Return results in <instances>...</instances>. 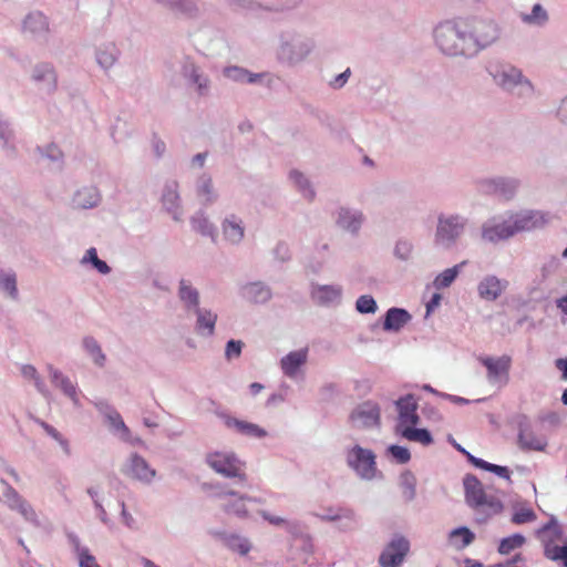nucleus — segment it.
I'll list each match as a JSON object with an SVG mask.
<instances>
[{"instance_id": "f3484780", "label": "nucleus", "mask_w": 567, "mask_h": 567, "mask_svg": "<svg viewBox=\"0 0 567 567\" xmlns=\"http://www.w3.org/2000/svg\"><path fill=\"white\" fill-rule=\"evenodd\" d=\"M159 200L163 209L175 221L183 220L184 210L179 192V183L176 179H168L164 183Z\"/></svg>"}, {"instance_id": "aec40b11", "label": "nucleus", "mask_w": 567, "mask_h": 567, "mask_svg": "<svg viewBox=\"0 0 567 567\" xmlns=\"http://www.w3.org/2000/svg\"><path fill=\"white\" fill-rule=\"evenodd\" d=\"M217 415L228 430L239 435L258 440L264 439L268 435V432L256 423L248 422L246 420H240L226 412H219L217 413Z\"/></svg>"}, {"instance_id": "2f4dec72", "label": "nucleus", "mask_w": 567, "mask_h": 567, "mask_svg": "<svg viewBox=\"0 0 567 567\" xmlns=\"http://www.w3.org/2000/svg\"><path fill=\"white\" fill-rule=\"evenodd\" d=\"M121 50L114 42H105L95 48L94 58L99 68L107 74L121 58Z\"/></svg>"}, {"instance_id": "9b49d317", "label": "nucleus", "mask_w": 567, "mask_h": 567, "mask_svg": "<svg viewBox=\"0 0 567 567\" xmlns=\"http://www.w3.org/2000/svg\"><path fill=\"white\" fill-rule=\"evenodd\" d=\"M478 361L486 369V380L489 384L502 388L508 383L512 367V358L509 355H482L478 358Z\"/></svg>"}, {"instance_id": "473e14b6", "label": "nucleus", "mask_w": 567, "mask_h": 567, "mask_svg": "<svg viewBox=\"0 0 567 567\" xmlns=\"http://www.w3.org/2000/svg\"><path fill=\"white\" fill-rule=\"evenodd\" d=\"M192 313L196 317L194 326L196 333L203 338H212L216 330V322L218 319L217 313L212 309L204 307H199Z\"/></svg>"}, {"instance_id": "2eb2a0df", "label": "nucleus", "mask_w": 567, "mask_h": 567, "mask_svg": "<svg viewBox=\"0 0 567 567\" xmlns=\"http://www.w3.org/2000/svg\"><path fill=\"white\" fill-rule=\"evenodd\" d=\"M514 235L542 228L549 221V215L542 210L526 209L508 216Z\"/></svg>"}, {"instance_id": "4468645a", "label": "nucleus", "mask_w": 567, "mask_h": 567, "mask_svg": "<svg viewBox=\"0 0 567 567\" xmlns=\"http://www.w3.org/2000/svg\"><path fill=\"white\" fill-rule=\"evenodd\" d=\"M410 551V542L402 535L394 536L379 556L381 567H400Z\"/></svg>"}, {"instance_id": "cd10ccee", "label": "nucleus", "mask_w": 567, "mask_h": 567, "mask_svg": "<svg viewBox=\"0 0 567 567\" xmlns=\"http://www.w3.org/2000/svg\"><path fill=\"white\" fill-rule=\"evenodd\" d=\"M239 296L250 305H266L272 298V290L264 281H249L239 286Z\"/></svg>"}, {"instance_id": "a211bd4d", "label": "nucleus", "mask_w": 567, "mask_h": 567, "mask_svg": "<svg viewBox=\"0 0 567 567\" xmlns=\"http://www.w3.org/2000/svg\"><path fill=\"white\" fill-rule=\"evenodd\" d=\"M310 298L320 307L336 308L342 303L343 287L339 284H311Z\"/></svg>"}, {"instance_id": "6e6d98bb", "label": "nucleus", "mask_w": 567, "mask_h": 567, "mask_svg": "<svg viewBox=\"0 0 567 567\" xmlns=\"http://www.w3.org/2000/svg\"><path fill=\"white\" fill-rule=\"evenodd\" d=\"M401 435L412 442H419L423 445L433 443V437L426 429H415L413 426H405L400 431Z\"/></svg>"}, {"instance_id": "f8f14e48", "label": "nucleus", "mask_w": 567, "mask_h": 567, "mask_svg": "<svg viewBox=\"0 0 567 567\" xmlns=\"http://www.w3.org/2000/svg\"><path fill=\"white\" fill-rule=\"evenodd\" d=\"M221 240L230 247H238L246 237V223L244 218L236 213H227L219 223Z\"/></svg>"}, {"instance_id": "f257e3e1", "label": "nucleus", "mask_w": 567, "mask_h": 567, "mask_svg": "<svg viewBox=\"0 0 567 567\" xmlns=\"http://www.w3.org/2000/svg\"><path fill=\"white\" fill-rule=\"evenodd\" d=\"M433 42L437 51L447 58L473 59L474 49L464 18L445 19L433 28Z\"/></svg>"}, {"instance_id": "5701e85b", "label": "nucleus", "mask_w": 567, "mask_h": 567, "mask_svg": "<svg viewBox=\"0 0 567 567\" xmlns=\"http://www.w3.org/2000/svg\"><path fill=\"white\" fill-rule=\"evenodd\" d=\"M250 503H261V499L258 497H252L247 494H241L237 491H233L226 502L220 504V508L227 515L235 516L239 519H248L250 517V513L248 509V505Z\"/></svg>"}, {"instance_id": "09e8293b", "label": "nucleus", "mask_w": 567, "mask_h": 567, "mask_svg": "<svg viewBox=\"0 0 567 567\" xmlns=\"http://www.w3.org/2000/svg\"><path fill=\"white\" fill-rule=\"evenodd\" d=\"M544 555L553 561H560L567 567V545L558 546L554 544V538L543 537Z\"/></svg>"}, {"instance_id": "e433bc0d", "label": "nucleus", "mask_w": 567, "mask_h": 567, "mask_svg": "<svg viewBox=\"0 0 567 567\" xmlns=\"http://www.w3.org/2000/svg\"><path fill=\"white\" fill-rule=\"evenodd\" d=\"M412 319V316L403 308L392 307L384 315L383 330L399 332Z\"/></svg>"}, {"instance_id": "052dcab7", "label": "nucleus", "mask_w": 567, "mask_h": 567, "mask_svg": "<svg viewBox=\"0 0 567 567\" xmlns=\"http://www.w3.org/2000/svg\"><path fill=\"white\" fill-rule=\"evenodd\" d=\"M38 152L40 153L41 157L54 164L59 165L62 162L63 153L60 150V147L54 143H50L44 146H39Z\"/></svg>"}, {"instance_id": "b1692460", "label": "nucleus", "mask_w": 567, "mask_h": 567, "mask_svg": "<svg viewBox=\"0 0 567 567\" xmlns=\"http://www.w3.org/2000/svg\"><path fill=\"white\" fill-rule=\"evenodd\" d=\"M125 474L142 484L150 485L156 476V470L143 456L132 453L125 465Z\"/></svg>"}, {"instance_id": "9d476101", "label": "nucleus", "mask_w": 567, "mask_h": 567, "mask_svg": "<svg viewBox=\"0 0 567 567\" xmlns=\"http://www.w3.org/2000/svg\"><path fill=\"white\" fill-rule=\"evenodd\" d=\"M0 499L11 509L17 511L28 523L35 527L40 526V520L33 506L4 480H0Z\"/></svg>"}, {"instance_id": "0e129e2a", "label": "nucleus", "mask_w": 567, "mask_h": 567, "mask_svg": "<svg viewBox=\"0 0 567 567\" xmlns=\"http://www.w3.org/2000/svg\"><path fill=\"white\" fill-rule=\"evenodd\" d=\"M536 519V514L530 507L520 506L515 507V512L512 516V523L516 525H522L526 523L534 522Z\"/></svg>"}, {"instance_id": "e2e57ef3", "label": "nucleus", "mask_w": 567, "mask_h": 567, "mask_svg": "<svg viewBox=\"0 0 567 567\" xmlns=\"http://www.w3.org/2000/svg\"><path fill=\"white\" fill-rule=\"evenodd\" d=\"M413 248L414 246L411 240L401 238L394 245L393 255L402 261H408L412 256Z\"/></svg>"}, {"instance_id": "4d7b16f0", "label": "nucleus", "mask_w": 567, "mask_h": 567, "mask_svg": "<svg viewBox=\"0 0 567 567\" xmlns=\"http://www.w3.org/2000/svg\"><path fill=\"white\" fill-rule=\"evenodd\" d=\"M35 422L43 429V431L50 437H52L55 442L59 443V445L61 446V449L63 450L65 455H68V456L71 455V447H70L69 441L66 439H64L63 435L55 427H53L52 425H50L49 423H47L42 420H37Z\"/></svg>"}, {"instance_id": "4c0bfd02", "label": "nucleus", "mask_w": 567, "mask_h": 567, "mask_svg": "<svg viewBox=\"0 0 567 567\" xmlns=\"http://www.w3.org/2000/svg\"><path fill=\"white\" fill-rule=\"evenodd\" d=\"M192 229L204 236L210 238L213 241L216 239V227L209 219V216L204 209L196 210L189 218Z\"/></svg>"}, {"instance_id": "603ef678", "label": "nucleus", "mask_w": 567, "mask_h": 567, "mask_svg": "<svg viewBox=\"0 0 567 567\" xmlns=\"http://www.w3.org/2000/svg\"><path fill=\"white\" fill-rule=\"evenodd\" d=\"M466 265V261H462L451 268H446L440 272L433 280V287L436 290L449 288L460 275L462 268Z\"/></svg>"}, {"instance_id": "774afa93", "label": "nucleus", "mask_w": 567, "mask_h": 567, "mask_svg": "<svg viewBox=\"0 0 567 567\" xmlns=\"http://www.w3.org/2000/svg\"><path fill=\"white\" fill-rule=\"evenodd\" d=\"M204 488L209 491V496L223 502L229 497L234 489L228 488L226 485L220 483L205 485Z\"/></svg>"}, {"instance_id": "6ab92c4d", "label": "nucleus", "mask_w": 567, "mask_h": 567, "mask_svg": "<svg viewBox=\"0 0 567 567\" xmlns=\"http://www.w3.org/2000/svg\"><path fill=\"white\" fill-rule=\"evenodd\" d=\"M517 445L522 451L544 452L548 445L543 434H537L526 416L518 421Z\"/></svg>"}, {"instance_id": "8fccbe9b", "label": "nucleus", "mask_w": 567, "mask_h": 567, "mask_svg": "<svg viewBox=\"0 0 567 567\" xmlns=\"http://www.w3.org/2000/svg\"><path fill=\"white\" fill-rule=\"evenodd\" d=\"M20 373L21 375L28 380L32 381L38 392L43 395L45 399H49L51 396V392L48 389L45 382L40 377L38 370L32 364H22L20 367Z\"/></svg>"}, {"instance_id": "bb28decb", "label": "nucleus", "mask_w": 567, "mask_h": 567, "mask_svg": "<svg viewBox=\"0 0 567 567\" xmlns=\"http://www.w3.org/2000/svg\"><path fill=\"white\" fill-rule=\"evenodd\" d=\"M514 236L508 217L503 220L492 218L485 221L481 228V237L486 243L496 244Z\"/></svg>"}, {"instance_id": "79ce46f5", "label": "nucleus", "mask_w": 567, "mask_h": 567, "mask_svg": "<svg viewBox=\"0 0 567 567\" xmlns=\"http://www.w3.org/2000/svg\"><path fill=\"white\" fill-rule=\"evenodd\" d=\"M520 21L529 27L544 28L549 22V13L540 3H535L529 12L519 14Z\"/></svg>"}, {"instance_id": "de8ad7c7", "label": "nucleus", "mask_w": 567, "mask_h": 567, "mask_svg": "<svg viewBox=\"0 0 567 567\" xmlns=\"http://www.w3.org/2000/svg\"><path fill=\"white\" fill-rule=\"evenodd\" d=\"M223 74L226 79L238 83H256L264 75L261 73H251L236 65L225 68Z\"/></svg>"}, {"instance_id": "393cba45", "label": "nucleus", "mask_w": 567, "mask_h": 567, "mask_svg": "<svg viewBox=\"0 0 567 567\" xmlns=\"http://www.w3.org/2000/svg\"><path fill=\"white\" fill-rule=\"evenodd\" d=\"M193 189L196 199L205 207L214 205L219 199V192L208 172H202L196 176Z\"/></svg>"}, {"instance_id": "680f3d73", "label": "nucleus", "mask_w": 567, "mask_h": 567, "mask_svg": "<svg viewBox=\"0 0 567 567\" xmlns=\"http://www.w3.org/2000/svg\"><path fill=\"white\" fill-rule=\"evenodd\" d=\"M355 310L361 315H373L378 310V305L371 295H362L355 301Z\"/></svg>"}, {"instance_id": "bf43d9fd", "label": "nucleus", "mask_w": 567, "mask_h": 567, "mask_svg": "<svg viewBox=\"0 0 567 567\" xmlns=\"http://www.w3.org/2000/svg\"><path fill=\"white\" fill-rule=\"evenodd\" d=\"M226 545L231 550L237 551L240 555H247L251 549L250 542L246 537L239 535H229L226 538Z\"/></svg>"}, {"instance_id": "412c9836", "label": "nucleus", "mask_w": 567, "mask_h": 567, "mask_svg": "<svg viewBox=\"0 0 567 567\" xmlns=\"http://www.w3.org/2000/svg\"><path fill=\"white\" fill-rule=\"evenodd\" d=\"M31 80L45 94H53L58 89V74L50 62H39L31 70Z\"/></svg>"}, {"instance_id": "a878e982", "label": "nucleus", "mask_w": 567, "mask_h": 567, "mask_svg": "<svg viewBox=\"0 0 567 567\" xmlns=\"http://www.w3.org/2000/svg\"><path fill=\"white\" fill-rule=\"evenodd\" d=\"M398 411V425L400 432L405 426H414L419 423L417 401L412 394H406L395 401Z\"/></svg>"}, {"instance_id": "a19ab883", "label": "nucleus", "mask_w": 567, "mask_h": 567, "mask_svg": "<svg viewBox=\"0 0 567 567\" xmlns=\"http://www.w3.org/2000/svg\"><path fill=\"white\" fill-rule=\"evenodd\" d=\"M0 148L7 156L16 154V133L11 123L0 113Z\"/></svg>"}, {"instance_id": "338daca9", "label": "nucleus", "mask_w": 567, "mask_h": 567, "mask_svg": "<svg viewBox=\"0 0 567 567\" xmlns=\"http://www.w3.org/2000/svg\"><path fill=\"white\" fill-rule=\"evenodd\" d=\"M561 267V261L559 258L555 256H550L547 258L542 268H540V275L544 280H547L549 277L555 275L559 268Z\"/></svg>"}, {"instance_id": "0eeeda50", "label": "nucleus", "mask_w": 567, "mask_h": 567, "mask_svg": "<svg viewBox=\"0 0 567 567\" xmlns=\"http://www.w3.org/2000/svg\"><path fill=\"white\" fill-rule=\"evenodd\" d=\"M206 463L226 478H236L240 483L247 481L246 463L233 451L210 452L206 455Z\"/></svg>"}, {"instance_id": "7ed1b4c3", "label": "nucleus", "mask_w": 567, "mask_h": 567, "mask_svg": "<svg viewBox=\"0 0 567 567\" xmlns=\"http://www.w3.org/2000/svg\"><path fill=\"white\" fill-rule=\"evenodd\" d=\"M463 485L465 502L477 514L476 522L484 523L503 511V503L499 498L488 495L476 476L466 475Z\"/></svg>"}, {"instance_id": "c03bdc74", "label": "nucleus", "mask_w": 567, "mask_h": 567, "mask_svg": "<svg viewBox=\"0 0 567 567\" xmlns=\"http://www.w3.org/2000/svg\"><path fill=\"white\" fill-rule=\"evenodd\" d=\"M165 8L190 19L198 18L202 13L198 0H169Z\"/></svg>"}, {"instance_id": "864d4df0", "label": "nucleus", "mask_w": 567, "mask_h": 567, "mask_svg": "<svg viewBox=\"0 0 567 567\" xmlns=\"http://www.w3.org/2000/svg\"><path fill=\"white\" fill-rule=\"evenodd\" d=\"M399 486L402 498L405 503L412 502L416 496V478L410 471H405L400 475Z\"/></svg>"}, {"instance_id": "39448f33", "label": "nucleus", "mask_w": 567, "mask_h": 567, "mask_svg": "<svg viewBox=\"0 0 567 567\" xmlns=\"http://www.w3.org/2000/svg\"><path fill=\"white\" fill-rule=\"evenodd\" d=\"M470 219L460 213H441L437 216L433 244L436 248H454L466 233Z\"/></svg>"}, {"instance_id": "c85d7f7f", "label": "nucleus", "mask_w": 567, "mask_h": 567, "mask_svg": "<svg viewBox=\"0 0 567 567\" xmlns=\"http://www.w3.org/2000/svg\"><path fill=\"white\" fill-rule=\"evenodd\" d=\"M351 421L357 427H372L380 423V408L375 402L365 401L351 413Z\"/></svg>"}, {"instance_id": "49530a36", "label": "nucleus", "mask_w": 567, "mask_h": 567, "mask_svg": "<svg viewBox=\"0 0 567 567\" xmlns=\"http://www.w3.org/2000/svg\"><path fill=\"white\" fill-rule=\"evenodd\" d=\"M109 423L110 431L124 442L135 443L141 442L140 439L133 440L130 429L124 423L121 414L115 411L105 420Z\"/></svg>"}, {"instance_id": "3c124183", "label": "nucleus", "mask_w": 567, "mask_h": 567, "mask_svg": "<svg viewBox=\"0 0 567 567\" xmlns=\"http://www.w3.org/2000/svg\"><path fill=\"white\" fill-rule=\"evenodd\" d=\"M475 539V534L465 526H460L449 533V540L456 549L470 546Z\"/></svg>"}, {"instance_id": "c9c22d12", "label": "nucleus", "mask_w": 567, "mask_h": 567, "mask_svg": "<svg viewBox=\"0 0 567 567\" xmlns=\"http://www.w3.org/2000/svg\"><path fill=\"white\" fill-rule=\"evenodd\" d=\"M22 30L34 39H42L49 32V21L43 13L31 12L24 18Z\"/></svg>"}, {"instance_id": "c756f323", "label": "nucleus", "mask_w": 567, "mask_h": 567, "mask_svg": "<svg viewBox=\"0 0 567 567\" xmlns=\"http://www.w3.org/2000/svg\"><path fill=\"white\" fill-rule=\"evenodd\" d=\"M308 361V349L290 351L280 359V369L287 378L296 380Z\"/></svg>"}, {"instance_id": "1a4fd4ad", "label": "nucleus", "mask_w": 567, "mask_h": 567, "mask_svg": "<svg viewBox=\"0 0 567 567\" xmlns=\"http://www.w3.org/2000/svg\"><path fill=\"white\" fill-rule=\"evenodd\" d=\"M347 465L363 481H372L378 476L375 454L358 444L347 450Z\"/></svg>"}, {"instance_id": "69168bd1", "label": "nucleus", "mask_w": 567, "mask_h": 567, "mask_svg": "<svg viewBox=\"0 0 567 567\" xmlns=\"http://www.w3.org/2000/svg\"><path fill=\"white\" fill-rule=\"evenodd\" d=\"M225 2L234 10L255 12L264 8L258 1L255 0H225Z\"/></svg>"}, {"instance_id": "423d86ee", "label": "nucleus", "mask_w": 567, "mask_h": 567, "mask_svg": "<svg viewBox=\"0 0 567 567\" xmlns=\"http://www.w3.org/2000/svg\"><path fill=\"white\" fill-rule=\"evenodd\" d=\"M471 35L474 55L495 44L502 37V27L493 18L471 17L464 18Z\"/></svg>"}, {"instance_id": "72a5a7b5", "label": "nucleus", "mask_w": 567, "mask_h": 567, "mask_svg": "<svg viewBox=\"0 0 567 567\" xmlns=\"http://www.w3.org/2000/svg\"><path fill=\"white\" fill-rule=\"evenodd\" d=\"M102 200L101 193L96 186L86 185L78 188L72 196V206L76 209H92L97 207Z\"/></svg>"}, {"instance_id": "dca6fc26", "label": "nucleus", "mask_w": 567, "mask_h": 567, "mask_svg": "<svg viewBox=\"0 0 567 567\" xmlns=\"http://www.w3.org/2000/svg\"><path fill=\"white\" fill-rule=\"evenodd\" d=\"M519 181L514 177L497 176L483 178L478 182V188L484 194L495 195L504 199H511L519 188Z\"/></svg>"}, {"instance_id": "13d9d810", "label": "nucleus", "mask_w": 567, "mask_h": 567, "mask_svg": "<svg viewBox=\"0 0 567 567\" xmlns=\"http://www.w3.org/2000/svg\"><path fill=\"white\" fill-rule=\"evenodd\" d=\"M526 539L520 534H513L508 537H505L501 540L498 546V551L502 555H508L516 548L522 547L525 544Z\"/></svg>"}, {"instance_id": "f704fd0d", "label": "nucleus", "mask_w": 567, "mask_h": 567, "mask_svg": "<svg viewBox=\"0 0 567 567\" xmlns=\"http://www.w3.org/2000/svg\"><path fill=\"white\" fill-rule=\"evenodd\" d=\"M177 297L187 312H193L200 307L198 289L188 279H181L177 288Z\"/></svg>"}, {"instance_id": "ea45409f", "label": "nucleus", "mask_w": 567, "mask_h": 567, "mask_svg": "<svg viewBox=\"0 0 567 567\" xmlns=\"http://www.w3.org/2000/svg\"><path fill=\"white\" fill-rule=\"evenodd\" d=\"M288 178L291 185L306 200L312 202L316 198V190L306 174L298 169H291L288 174Z\"/></svg>"}, {"instance_id": "a18cd8bd", "label": "nucleus", "mask_w": 567, "mask_h": 567, "mask_svg": "<svg viewBox=\"0 0 567 567\" xmlns=\"http://www.w3.org/2000/svg\"><path fill=\"white\" fill-rule=\"evenodd\" d=\"M69 540L78 557L79 567H101L94 555L91 554L86 546H83L79 537L74 534L69 535Z\"/></svg>"}, {"instance_id": "58836bf2", "label": "nucleus", "mask_w": 567, "mask_h": 567, "mask_svg": "<svg viewBox=\"0 0 567 567\" xmlns=\"http://www.w3.org/2000/svg\"><path fill=\"white\" fill-rule=\"evenodd\" d=\"M81 348L95 367H105L106 354L104 353L100 342L93 336H84L81 340Z\"/></svg>"}, {"instance_id": "4be33fe9", "label": "nucleus", "mask_w": 567, "mask_h": 567, "mask_svg": "<svg viewBox=\"0 0 567 567\" xmlns=\"http://www.w3.org/2000/svg\"><path fill=\"white\" fill-rule=\"evenodd\" d=\"M47 370L51 383L72 402L75 409H80L82 406V403L80 399L81 391L79 390L78 384L74 383L61 370L54 368L52 364H48Z\"/></svg>"}, {"instance_id": "6e6552de", "label": "nucleus", "mask_w": 567, "mask_h": 567, "mask_svg": "<svg viewBox=\"0 0 567 567\" xmlns=\"http://www.w3.org/2000/svg\"><path fill=\"white\" fill-rule=\"evenodd\" d=\"M179 71L187 86L197 97L207 99L212 95V79L193 58L184 56L179 62Z\"/></svg>"}, {"instance_id": "5fc2aeb1", "label": "nucleus", "mask_w": 567, "mask_h": 567, "mask_svg": "<svg viewBox=\"0 0 567 567\" xmlns=\"http://www.w3.org/2000/svg\"><path fill=\"white\" fill-rule=\"evenodd\" d=\"M537 537L543 543V537L554 538V544L564 539L563 528L555 516H551L548 523L536 532Z\"/></svg>"}, {"instance_id": "20e7f679", "label": "nucleus", "mask_w": 567, "mask_h": 567, "mask_svg": "<svg viewBox=\"0 0 567 567\" xmlns=\"http://www.w3.org/2000/svg\"><path fill=\"white\" fill-rule=\"evenodd\" d=\"M312 38L293 31L281 32L276 49V58L282 65L292 68L301 64L315 50Z\"/></svg>"}, {"instance_id": "7c9ffc66", "label": "nucleus", "mask_w": 567, "mask_h": 567, "mask_svg": "<svg viewBox=\"0 0 567 567\" xmlns=\"http://www.w3.org/2000/svg\"><path fill=\"white\" fill-rule=\"evenodd\" d=\"M507 287V280L501 279L495 275H487L477 284V293L478 297L485 301H495L503 295Z\"/></svg>"}, {"instance_id": "37998d69", "label": "nucleus", "mask_w": 567, "mask_h": 567, "mask_svg": "<svg viewBox=\"0 0 567 567\" xmlns=\"http://www.w3.org/2000/svg\"><path fill=\"white\" fill-rule=\"evenodd\" d=\"M0 292L10 300L19 299L17 274L12 269H0Z\"/></svg>"}, {"instance_id": "ddd939ff", "label": "nucleus", "mask_w": 567, "mask_h": 567, "mask_svg": "<svg viewBox=\"0 0 567 567\" xmlns=\"http://www.w3.org/2000/svg\"><path fill=\"white\" fill-rule=\"evenodd\" d=\"M364 213L355 207L339 206L333 212V220L336 226L342 231L358 236L365 223Z\"/></svg>"}, {"instance_id": "f03ea898", "label": "nucleus", "mask_w": 567, "mask_h": 567, "mask_svg": "<svg viewBox=\"0 0 567 567\" xmlns=\"http://www.w3.org/2000/svg\"><path fill=\"white\" fill-rule=\"evenodd\" d=\"M495 84L509 94L528 100L535 95V86L523 71L511 63H498L488 69Z\"/></svg>"}]
</instances>
